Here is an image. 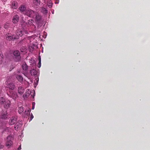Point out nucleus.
Masks as SVG:
<instances>
[{
	"label": "nucleus",
	"instance_id": "423d86ee",
	"mask_svg": "<svg viewBox=\"0 0 150 150\" xmlns=\"http://www.w3.org/2000/svg\"><path fill=\"white\" fill-rule=\"evenodd\" d=\"M0 117L2 119H8V114L7 113L6 110H2L1 112Z\"/></svg>",
	"mask_w": 150,
	"mask_h": 150
},
{
	"label": "nucleus",
	"instance_id": "c9c22d12",
	"mask_svg": "<svg viewBox=\"0 0 150 150\" xmlns=\"http://www.w3.org/2000/svg\"><path fill=\"white\" fill-rule=\"evenodd\" d=\"M48 6H50V5H48Z\"/></svg>",
	"mask_w": 150,
	"mask_h": 150
},
{
	"label": "nucleus",
	"instance_id": "4be33fe9",
	"mask_svg": "<svg viewBox=\"0 0 150 150\" xmlns=\"http://www.w3.org/2000/svg\"><path fill=\"white\" fill-rule=\"evenodd\" d=\"M6 100L3 97H0V103L1 104H4Z\"/></svg>",
	"mask_w": 150,
	"mask_h": 150
},
{
	"label": "nucleus",
	"instance_id": "a878e982",
	"mask_svg": "<svg viewBox=\"0 0 150 150\" xmlns=\"http://www.w3.org/2000/svg\"><path fill=\"white\" fill-rule=\"evenodd\" d=\"M38 67L39 68H40L41 66V58L40 56L39 57V58H38Z\"/></svg>",
	"mask_w": 150,
	"mask_h": 150
},
{
	"label": "nucleus",
	"instance_id": "9d476101",
	"mask_svg": "<svg viewBox=\"0 0 150 150\" xmlns=\"http://www.w3.org/2000/svg\"><path fill=\"white\" fill-rule=\"evenodd\" d=\"M7 88L12 90L14 89L15 88V86L13 83H7L6 84Z\"/></svg>",
	"mask_w": 150,
	"mask_h": 150
},
{
	"label": "nucleus",
	"instance_id": "cd10ccee",
	"mask_svg": "<svg viewBox=\"0 0 150 150\" xmlns=\"http://www.w3.org/2000/svg\"><path fill=\"white\" fill-rule=\"evenodd\" d=\"M9 26V25L8 23H6L4 26V28L5 29L8 28Z\"/></svg>",
	"mask_w": 150,
	"mask_h": 150
},
{
	"label": "nucleus",
	"instance_id": "c85d7f7f",
	"mask_svg": "<svg viewBox=\"0 0 150 150\" xmlns=\"http://www.w3.org/2000/svg\"><path fill=\"white\" fill-rule=\"evenodd\" d=\"M30 110H28L27 111H26V110H25V113L27 115H28L30 114Z\"/></svg>",
	"mask_w": 150,
	"mask_h": 150
},
{
	"label": "nucleus",
	"instance_id": "72a5a7b5",
	"mask_svg": "<svg viewBox=\"0 0 150 150\" xmlns=\"http://www.w3.org/2000/svg\"><path fill=\"white\" fill-rule=\"evenodd\" d=\"M21 122V121H18V123H21L20 122Z\"/></svg>",
	"mask_w": 150,
	"mask_h": 150
},
{
	"label": "nucleus",
	"instance_id": "a211bd4d",
	"mask_svg": "<svg viewBox=\"0 0 150 150\" xmlns=\"http://www.w3.org/2000/svg\"><path fill=\"white\" fill-rule=\"evenodd\" d=\"M30 73L31 75L35 76L37 74V71L36 69H33L30 71Z\"/></svg>",
	"mask_w": 150,
	"mask_h": 150
},
{
	"label": "nucleus",
	"instance_id": "1a4fd4ad",
	"mask_svg": "<svg viewBox=\"0 0 150 150\" xmlns=\"http://www.w3.org/2000/svg\"><path fill=\"white\" fill-rule=\"evenodd\" d=\"M10 6L11 8H12L16 9L18 6V3L16 1L11 2Z\"/></svg>",
	"mask_w": 150,
	"mask_h": 150
},
{
	"label": "nucleus",
	"instance_id": "4468645a",
	"mask_svg": "<svg viewBox=\"0 0 150 150\" xmlns=\"http://www.w3.org/2000/svg\"><path fill=\"white\" fill-rule=\"evenodd\" d=\"M19 16L18 15H15L13 17L12 19V22L14 23H17L19 20Z\"/></svg>",
	"mask_w": 150,
	"mask_h": 150
},
{
	"label": "nucleus",
	"instance_id": "393cba45",
	"mask_svg": "<svg viewBox=\"0 0 150 150\" xmlns=\"http://www.w3.org/2000/svg\"><path fill=\"white\" fill-rule=\"evenodd\" d=\"M41 11L43 13H46L47 12V10L46 8L42 7L41 9Z\"/></svg>",
	"mask_w": 150,
	"mask_h": 150
},
{
	"label": "nucleus",
	"instance_id": "9b49d317",
	"mask_svg": "<svg viewBox=\"0 0 150 150\" xmlns=\"http://www.w3.org/2000/svg\"><path fill=\"white\" fill-rule=\"evenodd\" d=\"M6 39L7 40H13V39H16L17 38H16L14 36V35H11L10 34H7L6 35Z\"/></svg>",
	"mask_w": 150,
	"mask_h": 150
},
{
	"label": "nucleus",
	"instance_id": "4c0bfd02",
	"mask_svg": "<svg viewBox=\"0 0 150 150\" xmlns=\"http://www.w3.org/2000/svg\"><path fill=\"white\" fill-rule=\"evenodd\" d=\"M1 89H0V93H1Z\"/></svg>",
	"mask_w": 150,
	"mask_h": 150
},
{
	"label": "nucleus",
	"instance_id": "5701e85b",
	"mask_svg": "<svg viewBox=\"0 0 150 150\" xmlns=\"http://www.w3.org/2000/svg\"><path fill=\"white\" fill-rule=\"evenodd\" d=\"M29 93L28 91H26L25 94L23 95V97L24 98H28L29 96Z\"/></svg>",
	"mask_w": 150,
	"mask_h": 150
},
{
	"label": "nucleus",
	"instance_id": "e433bc0d",
	"mask_svg": "<svg viewBox=\"0 0 150 150\" xmlns=\"http://www.w3.org/2000/svg\"><path fill=\"white\" fill-rule=\"evenodd\" d=\"M1 28V26L0 25V29Z\"/></svg>",
	"mask_w": 150,
	"mask_h": 150
},
{
	"label": "nucleus",
	"instance_id": "6ab92c4d",
	"mask_svg": "<svg viewBox=\"0 0 150 150\" xmlns=\"http://www.w3.org/2000/svg\"><path fill=\"white\" fill-rule=\"evenodd\" d=\"M18 111L19 114H21L23 111V106L19 107L18 109Z\"/></svg>",
	"mask_w": 150,
	"mask_h": 150
},
{
	"label": "nucleus",
	"instance_id": "ddd939ff",
	"mask_svg": "<svg viewBox=\"0 0 150 150\" xmlns=\"http://www.w3.org/2000/svg\"><path fill=\"white\" fill-rule=\"evenodd\" d=\"M11 104V102L10 100H6L4 104V107L6 109H8L10 107Z\"/></svg>",
	"mask_w": 150,
	"mask_h": 150
},
{
	"label": "nucleus",
	"instance_id": "2eb2a0df",
	"mask_svg": "<svg viewBox=\"0 0 150 150\" xmlns=\"http://www.w3.org/2000/svg\"><path fill=\"white\" fill-rule=\"evenodd\" d=\"M24 88L21 86H20L18 88V93L20 95H22L24 92Z\"/></svg>",
	"mask_w": 150,
	"mask_h": 150
},
{
	"label": "nucleus",
	"instance_id": "f8f14e48",
	"mask_svg": "<svg viewBox=\"0 0 150 150\" xmlns=\"http://www.w3.org/2000/svg\"><path fill=\"white\" fill-rule=\"evenodd\" d=\"M25 32H26V31H24H24L22 29H18L17 30L16 35L18 36L21 37L23 34V33Z\"/></svg>",
	"mask_w": 150,
	"mask_h": 150
},
{
	"label": "nucleus",
	"instance_id": "f3484780",
	"mask_svg": "<svg viewBox=\"0 0 150 150\" xmlns=\"http://www.w3.org/2000/svg\"><path fill=\"white\" fill-rule=\"evenodd\" d=\"M28 66L25 63L23 64L22 66V68L23 70L25 71H26L28 69Z\"/></svg>",
	"mask_w": 150,
	"mask_h": 150
},
{
	"label": "nucleus",
	"instance_id": "dca6fc26",
	"mask_svg": "<svg viewBox=\"0 0 150 150\" xmlns=\"http://www.w3.org/2000/svg\"><path fill=\"white\" fill-rule=\"evenodd\" d=\"M19 9L21 12H24V13L25 12V11L27 10L25 7L24 5L21 6L19 7Z\"/></svg>",
	"mask_w": 150,
	"mask_h": 150
},
{
	"label": "nucleus",
	"instance_id": "412c9836",
	"mask_svg": "<svg viewBox=\"0 0 150 150\" xmlns=\"http://www.w3.org/2000/svg\"><path fill=\"white\" fill-rule=\"evenodd\" d=\"M16 78L19 81H23V79L22 76L20 75H19L17 76Z\"/></svg>",
	"mask_w": 150,
	"mask_h": 150
},
{
	"label": "nucleus",
	"instance_id": "39448f33",
	"mask_svg": "<svg viewBox=\"0 0 150 150\" xmlns=\"http://www.w3.org/2000/svg\"><path fill=\"white\" fill-rule=\"evenodd\" d=\"M7 95L14 99H16L18 97L16 93L12 90L10 91L9 93H7Z\"/></svg>",
	"mask_w": 150,
	"mask_h": 150
},
{
	"label": "nucleus",
	"instance_id": "aec40b11",
	"mask_svg": "<svg viewBox=\"0 0 150 150\" xmlns=\"http://www.w3.org/2000/svg\"><path fill=\"white\" fill-rule=\"evenodd\" d=\"M33 4H34V6H38L40 4V1L38 0H34Z\"/></svg>",
	"mask_w": 150,
	"mask_h": 150
},
{
	"label": "nucleus",
	"instance_id": "7c9ffc66",
	"mask_svg": "<svg viewBox=\"0 0 150 150\" xmlns=\"http://www.w3.org/2000/svg\"><path fill=\"white\" fill-rule=\"evenodd\" d=\"M31 114L32 115H31L30 117V120H31L33 118V115H32V114Z\"/></svg>",
	"mask_w": 150,
	"mask_h": 150
},
{
	"label": "nucleus",
	"instance_id": "7ed1b4c3",
	"mask_svg": "<svg viewBox=\"0 0 150 150\" xmlns=\"http://www.w3.org/2000/svg\"><path fill=\"white\" fill-rule=\"evenodd\" d=\"M13 137L11 136H8L6 138V145L8 148L12 146L13 144Z\"/></svg>",
	"mask_w": 150,
	"mask_h": 150
},
{
	"label": "nucleus",
	"instance_id": "f03ea898",
	"mask_svg": "<svg viewBox=\"0 0 150 150\" xmlns=\"http://www.w3.org/2000/svg\"><path fill=\"white\" fill-rule=\"evenodd\" d=\"M36 13L31 9L28 8L25 11V12L23 14L29 17L34 18Z\"/></svg>",
	"mask_w": 150,
	"mask_h": 150
},
{
	"label": "nucleus",
	"instance_id": "0eeeda50",
	"mask_svg": "<svg viewBox=\"0 0 150 150\" xmlns=\"http://www.w3.org/2000/svg\"><path fill=\"white\" fill-rule=\"evenodd\" d=\"M13 54L15 56V60L17 62L21 60V57L20 56V53L18 50H16L13 52Z\"/></svg>",
	"mask_w": 150,
	"mask_h": 150
},
{
	"label": "nucleus",
	"instance_id": "b1692460",
	"mask_svg": "<svg viewBox=\"0 0 150 150\" xmlns=\"http://www.w3.org/2000/svg\"><path fill=\"white\" fill-rule=\"evenodd\" d=\"M21 125V124L20 123H17L16 124L15 126H14V128L16 130L17 129L18 127H20Z\"/></svg>",
	"mask_w": 150,
	"mask_h": 150
},
{
	"label": "nucleus",
	"instance_id": "6e6552de",
	"mask_svg": "<svg viewBox=\"0 0 150 150\" xmlns=\"http://www.w3.org/2000/svg\"><path fill=\"white\" fill-rule=\"evenodd\" d=\"M17 119L18 117L16 116L12 117L9 121V125H14L16 122Z\"/></svg>",
	"mask_w": 150,
	"mask_h": 150
},
{
	"label": "nucleus",
	"instance_id": "2f4dec72",
	"mask_svg": "<svg viewBox=\"0 0 150 150\" xmlns=\"http://www.w3.org/2000/svg\"><path fill=\"white\" fill-rule=\"evenodd\" d=\"M4 147V146L2 145H1V144H0V148L2 149V148Z\"/></svg>",
	"mask_w": 150,
	"mask_h": 150
},
{
	"label": "nucleus",
	"instance_id": "c756f323",
	"mask_svg": "<svg viewBox=\"0 0 150 150\" xmlns=\"http://www.w3.org/2000/svg\"><path fill=\"white\" fill-rule=\"evenodd\" d=\"M35 103L33 102L32 103V109L33 110L34 109L35 107L34 105H35Z\"/></svg>",
	"mask_w": 150,
	"mask_h": 150
},
{
	"label": "nucleus",
	"instance_id": "473e14b6",
	"mask_svg": "<svg viewBox=\"0 0 150 150\" xmlns=\"http://www.w3.org/2000/svg\"><path fill=\"white\" fill-rule=\"evenodd\" d=\"M21 149V146H20L18 148V150H20Z\"/></svg>",
	"mask_w": 150,
	"mask_h": 150
},
{
	"label": "nucleus",
	"instance_id": "20e7f679",
	"mask_svg": "<svg viewBox=\"0 0 150 150\" xmlns=\"http://www.w3.org/2000/svg\"><path fill=\"white\" fill-rule=\"evenodd\" d=\"M34 18H35L36 23L37 24L39 25L40 24L42 23V16L38 13L36 12Z\"/></svg>",
	"mask_w": 150,
	"mask_h": 150
},
{
	"label": "nucleus",
	"instance_id": "f704fd0d",
	"mask_svg": "<svg viewBox=\"0 0 150 150\" xmlns=\"http://www.w3.org/2000/svg\"><path fill=\"white\" fill-rule=\"evenodd\" d=\"M48 6H50V5H48Z\"/></svg>",
	"mask_w": 150,
	"mask_h": 150
},
{
	"label": "nucleus",
	"instance_id": "f257e3e1",
	"mask_svg": "<svg viewBox=\"0 0 150 150\" xmlns=\"http://www.w3.org/2000/svg\"><path fill=\"white\" fill-rule=\"evenodd\" d=\"M34 21L32 20L28 21V22H24L22 24V27L26 31L29 30H31L32 31H35L36 30V26L34 24Z\"/></svg>",
	"mask_w": 150,
	"mask_h": 150
},
{
	"label": "nucleus",
	"instance_id": "bb28decb",
	"mask_svg": "<svg viewBox=\"0 0 150 150\" xmlns=\"http://www.w3.org/2000/svg\"><path fill=\"white\" fill-rule=\"evenodd\" d=\"M3 60L4 58L3 54H0V64H2Z\"/></svg>",
	"mask_w": 150,
	"mask_h": 150
}]
</instances>
